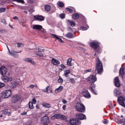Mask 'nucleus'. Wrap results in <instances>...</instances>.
I'll return each mask as SVG.
<instances>
[{
	"label": "nucleus",
	"instance_id": "64",
	"mask_svg": "<svg viewBox=\"0 0 125 125\" xmlns=\"http://www.w3.org/2000/svg\"><path fill=\"white\" fill-rule=\"evenodd\" d=\"M116 66H115V69H114V71L116 72Z\"/></svg>",
	"mask_w": 125,
	"mask_h": 125
},
{
	"label": "nucleus",
	"instance_id": "23",
	"mask_svg": "<svg viewBox=\"0 0 125 125\" xmlns=\"http://www.w3.org/2000/svg\"><path fill=\"white\" fill-rule=\"evenodd\" d=\"M124 69L121 67L119 71V75L120 76H122L124 74Z\"/></svg>",
	"mask_w": 125,
	"mask_h": 125
},
{
	"label": "nucleus",
	"instance_id": "9",
	"mask_svg": "<svg viewBox=\"0 0 125 125\" xmlns=\"http://www.w3.org/2000/svg\"><path fill=\"white\" fill-rule=\"evenodd\" d=\"M95 76L91 75L88 78V80L90 83H94L96 80Z\"/></svg>",
	"mask_w": 125,
	"mask_h": 125
},
{
	"label": "nucleus",
	"instance_id": "11",
	"mask_svg": "<svg viewBox=\"0 0 125 125\" xmlns=\"http://www.w3.org/2000/svg\"><path fill=\"white\" fill-rule=\"evenodd\" d=\"M41 121L43 123H48L50 122L49 117L47 115H45L42 117L41 119Z\"/></svg>",
	"mask_w": 125,
	"mask_h": 125
},
{
	"label": "nucleus",
	"instance_id": "24",
	"mask_svg": "<svg viewBox=\"0 0 125 125\" xmlns=\"http://www.w3.org/2000/svg\"><path fill=\"white\" fill-rule=\"evenodd\" d=\"M61 114H55L52 116V119L59 118Z\"/></svg>",
	"mask_w": 125,
	"mask_h": 125
},
{
	"label": "nucleus",
	"instance_id": "37",
	"mask_svg": "<svg viewBox=\"0 0 125 125\" xmlns=\"http://www.w3.org/2000/svg\"><path fill=\"white\" fill-rule=\"evenodd\" d=\"M58 5L59 7H63L64 6L63 3L61 2H58Z\"/></svg>",
	"mask_w": 125,
	"mask_h": 125
},
{
	"label": "nucleus",
	"instance_id": "48",
	"mask_svg": "<svg viewBox=\"0 0 125 125\" xmlns=\"http://www.w3.org/2000/svg\"><path fill=\"white\" fill-rule=\"evenodd\" d=\"M60 118L61 119L63 120L66 119V117L64 115H61V116H60Z\"/></svg>",
	"mask_w": 125,
	"mask_h": 125
},
{
	"label": "nucleus",
	"instance_id": "35",
	"mask_svg": "<svg viewBox=\"0 0 125 125\" xmlns=\"http://www.w3.org/2000/svg\"><path fill=\"white\" fill-rule=\"evenodd\" d=\"M45 9L47 11H49L50 10V7L48 5H46L45 6Z\"/></svg>",
	"mask_w": 125,
	"mask_h": 125
},
{
	"label": "nucleus",
	"instance_id": "45",
	"mask_svg": "<svg viewBox=\"0 0 125 125\" xmlns=\"http://www.w3.org/2000/svg\"><path fill=\"white\" fill-rule=\"evenodd\" d=\"M120 122L123 123V125H125V118L122 119L120 121Z\"/></svg>",
	"mask_w": 125,
	"mask_h": 125
},
{
	"label": "nucleus",
	"instance_id": "30",
	"mask_svg": "<svg viewBox=\"0 0 125 125\" xmlns=\"http://www.w3.org/2000/svg\"><path fill=\"white\" fill-rule=\"evenodd\" d=\"M35 49L36 50H38L39 52H43L44 51V49L42 48V47H37Z\"/></svg>",
	"mask_w": 125,
	"mask_h": 125
},
{
	"label": "nucleus",
	"instance_id": "56",
	"mask_svg": "<svg viewBox=\"0 0 125 125\" xmlns=\"http://www.w3.org/2000/svg\"><path fill=\"white\" fill-rule=\"evenodd\" d=\"M109 121L107 120H105L103 122V123L104 124H106L108 123Z\"/></svg>",
	"mask_w": 125,
	"mask_h": 125
},
{
	"label": "nucleus",
	"instance_id": "47",
	"mask_svg": "<svg viewBox=\"0 0 125 125\" xmlns=\"http://www.w3.org/2000/svg\"><path fill=\"white\" fill-rule=\"evenodd\" d=\"M65 16V14H60L59 17H60L62 19L64 18Z\"/></svg>",
	"mask_w": 125,
	"mask_h": 125
},
{
	"label": "nucleus",
	"instance_id": "33",
	"mask_svg": "<svg viewBox=\"0 0 125 125\" xmlns=\"http://www.w3.org/2000/svg\"><path fill=\"white\" fill-rule=\"evenodd\" d=\"M68 21L70 23V24L72 26H74L75 25V24L74 22L70 20H68Z\"/></svg>",
	"mask_w": 125,
	"mask_h": 125
},
{
	"label": "nucleus",
	"instance_id": "44",
	"mask_svg": "<svg viewBox=\"0 0 125 125\" xmlns=\"http://www.w3.org/2000/svg\"><path fill=\"white\" fill-rule=\"evenodd\" d=\"M88 28V26L87 27H81V29H82V30H85L87 29Z\"/></svg>",
	"mask_w": 125,
	"mask_h": 125
},
{
	"label": "nucleus",
	"instance_id": "7",
	"mask_svg": "<svg viewBox=\"0 0 125 125\" xmlns=\"http://www.w3.org/2000/svg\"><path fill=\"white\" fill-rule=\"evenodd\" d=\"M118 101L119 104L125 108V99L122 96L118 98Z\"/></svg>",
	"mask_w": 125,
	"mask_h": 125
},
{
	"label": "nucleus",
	"instance_id": "53",
	"mask_svg": "<svg viewBox=\"0 0 125 125\" xmlns=\"http://www.w3.org/2000/svg\"><path fill=\"white\" fill-rule=\"evenodd\" d=\"M33 103L35 104L36 103V100H35L34 98H33L32 100Z\"/></svg>",
	"mask_w": 125,
	"mask_h": 125
},
{
	"label": "nucleus",
	"instance_id": "5",
	"mask_svg": "<svg viewBox=\"0 0 125 125\" xmlns=\"http://www.w3.org/2000/svg\"><path fill=\"white\" fill-rule=\"evenodd\" d=\"M22 100L21 97L18 95H14L12 97L11 101L12 103H16Z\"/></svg>",
	"mask_w": 125,
	"mask_h": 125
},
{
	"label": "nucleus",
	"instance_id": "63",
	"mask_svg": "<svg viewBox=\"0 0 125 125\" xmlns=\"http://www.w3.org/2000/svg\"><path fill=\"white\" fill-rule=\"evenodd\" d=\"M61 66L63 68H64L65 67L64 65L63 64H61Z\"/></svg>",
	"mask_w": 125,
	"mask_h": 125
},
{
	"label": "nucleus",
	"instance_id": "26",
	"mask_svg": "<svg viewBox=\"0 0 125 125\" xmlns=\"http://www.w3.org/2000/svg\"><path fill=\"white\" fill-rule=\"evenodd\" d=\"M72 59H68L67 61V64L68 66H72V64L71 62L72 61Z\"/></svg>",
	"mask_w": 125,
	"mask_h": 125
},
{
	"label": "nucleus",
	"instance_id": "16",
	"mask_svg": "<svg viewBox=\"0 0 125 125\" xmlns=\"http://www.w3.org/2000/svg\"><path fill=\"white\" fill-rule=\"evenodd\" d=\"M32 28L33 29L40 30L42 29V26L39 25H34L32 26Z\"/></svg>",
	"mask_w": 125,
	"mask_h": 125
},
{
	"label": "nucleus",
	"instance_id": "57",
	"mask_svg": "<svg viewBox=\"0 0 125 125\" xmlns=\"http://www.w3.org/2000/svg\"><path fill=\"white\" fill-rule=\"evenodd\" d=\"M62 102L63 103L65 104L67 102L65 100L63 99L62 100Z\"/></svg>",
	"mask_w": 125,
	"mask_h": 125
},
{
	"label": "nucleus",
	"instance_id": "41",
	"mask_svg": "<svg viewBox=\"0 0 125 125\" xmlns=\"http://www.w3.org/2000/svg\"><path fill=\"white\" fill-rule=\"evenodd\" d=\"M114 95L116 96L117 95V89H115L114 91Z\"/></svg>",
	"mask_w": 125,
	"mask_h": 125
},
{
	"label": "nucleus",
	"instance_id": "46",
	"mask_svg": "<svg viewBox=\"0 0 125 125\" xmlns=\"http://www.w3.org/2000/svg\"><path fill=\"white\" fill-rule=\"evenodd\" d=\"M6 10V8H1L0 9V13Z\"/></svg>",
	"mask_w": 125,
	"mask_h": 125
},
{
	"label": "nucleus",
	"instance_id": "1",
	"mask_svg": "<svg viewBox=\"0 0 125 125\" xmlns=\"http://www.w3.org/2000/svg\"><path fill=\"white\" fill-rule=\"evenodd\" d=\"M2 79L4 82H7L9 81L11 82V83L10 86L11 88L15 87L17 84L15 80L11 77H9L3 75L2 77Z\"/></svg>",
	"mask_w": 125,
	"mask_h": 125
},
{
	"label": "nucleus",
	"instance_id": "29",
	"mask_svg": "<svg viewBox=\"0 0 125 125\" xmlns=\"http://www.w3.org/2000/svg\"><path fill=\"white\" fill-rule=\"evenodd\" d=\"M32 60H33L32 59L30 58H25L23 59L24 61L29 62H30Z\"/></svg>",
	"mask_w": 125,
	"mask_h": 125
},
{
	"label": "nucleus",
	"instance_id": "51",
	"mask_svg": "<svg viewBox=\"0 0 125 125\" xmlns=\"http://www.w3.org/2000/svg\"><path fill=\"white\" fill-rule=\"evenodd\" d=\"M1 22L5 24H6L7 23L5 20L4 19H2Z\"/></svg>",
	"mask_w": 125,
	"mask_h": 125
},
{
	"label": "nucleus",
	"instance_id": "27",
	"mask_svg": "<svg viewBox=\"0 0 125 125\" xmlns=\"http://www.w3.org/2000/svg\"><path fill=\"white\" fill-rule=\"evenodd\" d=\"M72 17L74 19H76L78 18L79 15L77 13H75L73 15Z\"/></svg>",
	"mask_w": 125,
	"mask_h": 125
},
{
	"label": "nucleus",
	"instance_id": "15",
	"mask_svg": "<svg viewBox=\"0 0 125 125\" xmlns=\"http://www.w3.org/2000/svg\"><path fill=\"white\" fill-rule=\"evenodd\" d=\"M95 85L94 84H91L90 87V89L92 92L95 94H97L96 91H95Z\"/></svg>",
	"mask_w": 125,
	"mask_h": 125
},
{
	"label": "nucleus",
	"instance_id": "3",
	"mask_svg": "<svg viewBox=\"0 0 125 125\" xmlns=\"http://www.w3.org/2000/svg\"><path fill=\"white\" fill-rule=\"evenodd\" d=\"M75 107L76 110L78 111L83 112L85 110L84 106L80 103H77L76 104Z\"/></svg>",
	"mask_w": 125,
	"mask_h": 125
},
{
	"label": "nucleus",
	"instance_id": "52",
	"mask_svg": "<svg viewBox=\"0 0 125 125\" xmlns=\"http://www.w3.org/2000/svg\"><path fill=\"white\" fill-rule=\"evenodd\" d=\"M14 1H16L17 2H21L23 3V2L24 1L23 0H13Z\"/></svg>",
	"mask_w": 125,
	"mask_h": 125
},
{
	"label": "nucleus",
	"instance_id": "50",
	"mask_svg": "<svg viewBox=\"0 0 125 125\" xmlns=\"http://www.w3.org/2000/svg\"><path fill=\"white\" fill-rule=\"evenodd\" d=\"M5 86V84L4 83L0 82V88L3 87Z\"/></svg>",
	"mask_w": 125,
	"mask_h": 125
},
{
	"label": "nucleus",
	"instance_id": "42",
	"mask_svg": "<svg viewBox=\"0 0 125 125\" xmlns=\"http://www.w3.org/2000/svg\"><path fill=\"white\" fill-rule=\"evenodd\" d=\"M17 46L19 47H22L23 46L24 44L23 43H18L17 44Z\"/></svg>",
	"mask_w": 125,
	"mask_h": 125
},
{
	"label": "nucleus",
	"instance_id": "28",
	"mask_svg": "<svg viewBox=\"0 0 125 125\" xmlns=\"http://www.w3.org/2000/svg\"><path fill=\"white\" fill-rule=\"evenodd\" d=\"M35 53L36 55L40 57H43L44 56L43 54L42 53L39 52H38L35 51Z\"/></svg>",
	"mask_w": 125,
	"mask_h": 125
},
{
	"label": "nucleus",
	"instance_id": "13",
	"mask_svg": "<svg viewBox=\"0 0 125 125\" xmlns=\"http://www.w3.org/2000/svg\"><path fill=\"white\" fill-rule=\"evenodd\" d=\"M8 54L16 58H17L19 57V55L17 54L16 52L13 50L10 51L8 53Z\"/></svg>",
	"mask_w": 125,
	"mask_h": 125
},
{
	"label": "nucleus",
	"instance_id": "49",
	"mask_svg": "<svg viewBox=\"0 0 125 125\" xmlns=\"http://www.w3.org/2000/svg\"><path fill=\"white\" fill-rule=\"evenodd\" d=\"M52 73L51 72H49L47 74V75L49 77H52Z\"/></svg>",
	"mask_w": 125,
	"mask_h": 125
},
{
	"label": "nucleus",
	"instance_id": "43",
	"mask_svg": "<svg viewBox=\"0 0 125 125\" xmlns=\"http://www.w3.org/2000/svg\"><path fill=\"white\" fill-rule=\"evenodd\" d=\"M58 82L61 84H62V83L63 80L60 77H59V78L58 80Z\"/></svg>",
	"mask_w": 125,
	"mask_h": 125
},
{
	"label": "nucleus",
	"instance_id": "55",
	"mask_svg": "<svg viewBox=\"0 0 125 125\" xmlns=\"http://www.w3.org/2000/svg\"><path fill=\"white\" fill-rule=\"evenodd\" d=\"M34 87V85L33 84L30 85L28 86L29 88H33Z\"/></svg>",
	"mask_w": 125,
	"mask_h": 125
},
{
	"label": "nucleus",
	"instance_id": "59",
	"mask_svg": "<svg viewBox=\"0 0 125 125\" xmlns=\"http://www.w3.org/2000/svg\"><path fill=\"white\" fill-rule=\"evenodd\" d=\"M66 107V105H63V106H62L63 109L64 111L65 110Z\"/></svg>",
	"mask_w": 125,
	"mask_h": 125
},
{
	"label": "nucleus",
	"instance_id": "8",
	"mask_svg": "<svg viewBox=\"0 0 125 125\" xmlns=\"http://www.w3.org/2000/svg\"><path fill=\"white\" fill-rule=\"evenodd\" d=\"M99 43L96 41H93L90 44V46L93 48L96 49L99 48Z\"/></svg>",
	"mask_w": 125,
	"mask_h": 125
},
{
	"label": "nucleus",
	"instance_id": "54",
	"mask_svg": "<svg viewBox=\"0 0 125 125\" xmlns=\"http://www.w3.org/2000/svg\"><path fill=\"white\" fill-rule=\"evenodd\" d=\"M34 66H35L36 65V63L35 62L33 61V60H32L30 62Z\"/></svg>",
	"mask_w": 125,
	"mask_h": 125
},
{
	"label": "nucleus",
	"instance_id": "14",
	"mask_svg": "<svg viewBox=\"0 0 125 125\" xmlns=\"http://www.w3.org/2000/svg\"><path fill=\"white\" fill-rule=\"evenodd\" d=\"M83 94L85 98H89L91 97L90 94L86 90L83 91Z\"/></svg>",
	"mask_w": 125,
	"mask_h": 125
},
{
	"label": "nucleus",
	"instance_id": "12",
	"mask_svg": "<svg viewBox=\"0 0 125 125\" xmlns=\"http://www.w3.org/2000/svg\"><path fill=\"white\" fill-rule=\"evenodd\" d=\"M76 116L77 118L81 120H83L86 118V116L85 115L82 114L76 115Z\"/></svg>",
	"mask_w": 125,
	"mask_h": 125
},
{
	"label": "nucleus",
	"instance_id": "10",
	"mask_svg": "<svg viewBox=\"0 0 125 125\" xmlns=\"http://www.w3.org/2000/svg\"><path fill=\"white\" fill-rule=\"evenodd\" d=\"M7 72V68L4 66H2L0 68V73L2 75H5Z\"/></svg>",
	"mask_w": 125,
	"mask_h": 125
},
{
	"label": "nucleus",
	"instance_id": "32",
	"mask_svg": "<svg viewBox=\"0 0 125 125\" xmlns=\"http://www.w3.org/2000/svg\"><path fill=\"white\" fill-rule=\"evenodd\" d=\"M69 81L72 84H75L76 83V81L74 78H73L69 79Z\"/></svg>",
	"mask_w": 125,
	"mask_h": 125
},
{
	"label": "nucleus",
	"instance_id": "19",
	"mask_svg": "<svg viewBox=\"0 0 125 125\" xmlns=\"http://www.w3.org/2000/svg\"><path fill=\"white\" fill-rule=\"evenodd\" d=\"M63 87L62 86H60L58 88L56 89L54 91L56 94H57L61 92L63 89Z\"/></svg>",
	"mask_w": 125,
	"mask_h": 125
},
{
	"label": "nucleus",
	"instance_id": "4",
	"mask_svg": "<svg viewBox=\"0 0 125 125\" xmlns=\"http://www.w3.org/2000/svg\"><path fill=\"white\" fill-rule=\"evenodd\" d=\"M12 94L11 91L10 90H7L3 91L2 93L1 96L3 98H8L10 97Z\"/></svg>",
	"mask_w": 125,
	"mask_h": 125
},
{
	"label": "nucleus",
	"instance_id": "31",
	"mask_svg": "<svg viewBox=\"0 0 125 125\" xmlns=\"http://www.w3.org/2000/svg\"><path fill=\"white\" fill-rule=\"evenodd\" d=\"M33 103L32 102H30L29 104V107L31 109H33L34 107L33 104Z\"/></svg>",
	"mask_w": 125,
	"mask_h": 125
},
{
	"label": "nucleus",
	"instance_id": "20",
	"mask_svg": "<svg viewBox=\"0 0 125 125\" xmlns=\"http://www.w3.org/2000/svg\"><path fill=\"white\" fill-rule=\"evenodd\" d=\"M51 34L54 37L56 38V39H57L58 41L60 42L61 43H63V42L62 40L59 37H58L56 35L54 34Z\"/></svg>",
	"mask_w": 125,
	"mask_h": 125
},
{
	"label": "nucleus",
	"instance_id": "18",
	"mask_svg": "<svg viewBox=\"0 0 125 125\" xmlns=\"http://www.w3.org/2000/svg\"><path fill=\"white\" fill-rule=\"evenodd\" d=\"M52 62L53 64L55 65H57L60 63V62L58 60L53 58L52 59Z\"/></svg>",
	"mask_w": 125,
	"mask_h": 125
},
{
	"label": "nucleus",
	"instance_id": "58",
	"mask_svg": "<svg viewBox=\"0 0 125 125\" xmlns=\"http://www.w3.org/2000/svg\"><path fill=\"white\" fill-rule=\"evenodd\" d=\"M27 114V113L25 111L23 112L22 113H21V115H26Z\"/></svg>",
	"mask_w": 125,
	"mask_h": 125
},
{
	"label": "nucleus",
	"instance_id": "40",
	"mask_svg": "<svg viewBox=\"0 0 125 125\" xmlns=\"http://www.w3.org/2000/svg\"><path fill=\"white\" fill-rule=\"evenodd\" d=\"M66 9L69 11L70 13L72 12V11H75V9H74L73 8V10H72L71 9H70L69 8H66Z\"/></svg>",
	"mask_w": 125,
	"mask_h": 125
},
{
	"label": "nucleus",
	"instance_id": "21",
	"mask_svg": "<svg viewBox=\"0 0 125 125\" xmlns=\"http://www.w3.org/2000/svg\"><path fill=\"white\" fill-rule=\"evenodd\" d=\"M8 110L7 109H6L4 110H3L0 111V113L2 114H8V115H10V113Z\"/></svg>",
	"mask_w": 125,
	"mask_h": 125
},
{
	"label": "nucleus",
	"instance_id": "60",
	"mask_svg": "<svg viewBox=\"0 0 125 125\" xmlns=\"http://www.w3.org/2000/svg\"><path fill=\"white\" fill-rule=\"evenodd\" d=\"M117 82H118V87H119L120 86V84L119 83V80L118 79Z\"/></svg>",
	"mask_w": 125,
	"mask_h": 125
},
{
	"label": "nucleus",
	"instance_id": "62",
	"mask_svg": "<svg viewBox=\"0 0 125 125\" xmlns=\"http://www.w3.org/2000/svg\"><path fill=\"white\" fill-rule=\"evenodd\" d=\"M91 70L90 69L86 70L85 71V73H87V72H90L91 71Z\"/></svg>",
	"mask_w": 125,
	"mask_h": 125
},
{
	"label": "nucleus",
	"instance_id": "25",
	"mask_svg": "<svg viewBox=\"0 0 125 125\" xmlns=\"http://www.w3.org/2000/svg\"><path fill=\"white\" fill-rule=\"evenodd\" d=\"M70 72V71L69 70L64 71V75L66 77H68V74H69Z\"/></svg>",
	"mask_w": 125,
	"mask_h": 125
},
{
	"label": "nucleus",
	"instance_id": "39",
	"mask_svg": "<svg viewBox=\"0 0 125 125\" xmlns=\"http://www.w3.org/2000/svg\"><path fill=\"white\" fill-rule=\"evenodd\" d=\"M50 86H47L46 88V90H43V92H47L50 89Z\"/></svg>",
	"mask_w": 125,
	"mask_h": 125
},
{
	"label": "nucleus",
	"instance_id": "17",
	"mask_svg": "<svg viewBox=\"0 0 125 125\" xmlns=\"http://www.w3.org/2000/svg\"><path fill=\"white\" fill-rule=\"evenodd\" d=\"M34 18L36 19V20L40 21H43L44 20L43 17L42 16L40 15L34 16Z\"/></svg>",
	"mask_w": 125,
	"mask_h": 125
},
{
	"label": "nucleus",
	"instance_id": "61",
	"mask_svg": "<svg viewBox=\"0 0 125 125\" xmlns=\"http://www.w3.org/2000/svg\"><path fill=\"white\" fill-rule=\"evenodd\" d=\"M13 19H17L18 20V17L16 16H15L13 18Z\"/></svg>",
	"mask_w": 125,
	"mask_h": 125
},
{
	"label": "nucleus",
	"instance_id": "36",
	"mask_svg": "<svg viewBox=\"0 0 125 125\" xmlns=\"http://www.w3.org/2000/svg\"><path fill=\"white\" fill-rule=\"evenodd\" d=\"M114 82L115 83V86L117 87V77H115Z\"/></svg>",
	"mask_w": 125,
	"mask_h": 125
},
{
	"label": "nucleus",
	"instance_id": "6",
	"mask_svg": "<svg viewBox=\"0 0 125 125\" xmlns=\"http://www.w3.org/2000/svg\"><path fill=\"white\" fill-rule=\"evenodd\" d=\"M70 123L72 125H80L81 123L77 119L71 118L70 120Z\"/></svg>",
	"mask_w": 125,
	"mask_h": 125
},
{
	"label": "nucleus",
	"instance_id": "38",
	"mask_svg": "<svg viewBox=\"0 0 125 125\" xmlns=\"http://www.w3.org/2000/svg\"><path fill=\"white\" fill-rule=\"evenodd\" d=\"M21 22L23 23H24L26 22V19L24 17H22L21 18Z\"/></svg>",
	"mask_w": 125,
	"mask_h": 125
},
{
	"label": "nucleus",
	"instance_id": "22",
	"mask_svg": "<svg viewBox=\"0 0 125 125\" xmlns=\"http://www.w3.org/2000/svg\"><path fill=\"white\" fill-rule=\"evenodd\" d=\"M42 105L44 107L48 108H49L51 106V105L50 104L46 102L43 103L42 104Z\"/></svg>",
	"mask_w": 125,
	"mask_h": 125
},
{
	"label": "nucleus",
	"instance_id": "34",
	"mask_svg": "<svg viewBox=\"0 0 125 125\" xmlns=\"http://www.w3.org/2000/svg\"><path fill=\"white\" fill-rule=\"evenodd\" d=\"M65 36L68 38H71L73 37V34L70 33L66 34Z\"/></svg>",
	"mask_w": 125,
	"mask_h": 125
},
{
	"label": "nucleus",
	"instance_id": "2",
	"mask_svg": "<svg viewBox=\"0 0 125 125\" xmlns=\"http://www.w3.org/2000/svg\"><path fill=\"white\" fill-rule=\"evenodd\" d=\"M97 59L96 62V67L95 72L96 73H100L103 70L102 64L98 58L97 57Z\"/></svg>",
	"mask_w": 125,
	"mask_h": 125
}]
</instances>
